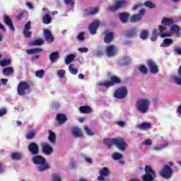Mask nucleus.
Returning a JSON list of instances; mask_svg holds the SVG:
<instances>
[{"mask_svg": "<svg viewBox=\"0 0 181 181\" xmlns=\"http://www.w3.org/2000/svg\"><path fill=\"white\" fill-rule=\"evenodd\" d=\"M32 161L34 165H39L37 168L38 172H45V170H47L50 168L46 162V158L42 156L35 155L33 157Z\"/></svg>", "mask_w": 181, "mask_h": 181, "instance_id": "nucleus-1", "label": "nucleus"}, {"mask_svg": "<svg viewBox=\"0 0 181 181\" xmlns=\"http://www.w3.org/2000/svg\"><path fill=\"white\" fill-rule=\"evenodd\" d=\"M150 102L146 99H139L136 103V108L139 112L146 114L149 110Z\"/></svg>", "mask_w": 181, "mask_h": 181, "instance_id": "nucleus-2", "label": "nucleus"}, {"mask_svg": "<svg viewBox=\"0 0 181 181\" xmlns=\"http://www.w3.org/2000/svg\"><path fill=\"white\" fill-rule=\"evenodd\" d=\"M33 82L21 81L17 87V93L18 95H26V91L30 90L31 87H33Z\"/></svg>", "mask_w": 181, "mask_h": 181, "instance_id": "nucleus-3", "label": "nucleus"}, {"mask_svg": "<svg viewBox=\"0 0 181 181\" xmlns=\"http://www.w3.org/2000/svg\"><path fill=\"white\" fill-rule=\"evenodd\" d=\"M115 84H121V78L115 75L110 76V81H105L104 83L99 82L98 86L106 87V88H110V87H114Z\"/></svg>", "mask_w": 181, "mask_h": 181, "instance_id": "nucleus-4", "label": "nucleus"}, {"mask_svg": "<svg viewBox=\"0 0 181 181\" xmlns=\"http://www.w3.org/2000/svg\"><path fill=\"white\" fill-rule=\"evenodd\" d=\"M145 173L146 174L142 177L143 181H153V179L156 177V173L149 165H146Z\"/></svg>", "mask_w": 181, "mask_h": 181, "instance_id": "nucleus-5", "label": "nucleus"}, {"mask_svg": "<svg viewBox=\"0 0 181 181\" xmlns=\"http://www.w3.org/2000/svg\"><path fill=\"white\" fill-rule=\"evenodd\" d=\"M127 95H128V90L124 86L117 88L114 93L115 98H117V100L126 98Z\"/></svg>", "mask_w": 181, "mask_h": 181, "instance_id": "nucleus-6", "label": "nucleus"}, {"mask_svg": "<svg viewBox=\"0 0 181 181\" xmlns=\"http://www.w3.org/2000/svg\"><path fill=\"white\" fill-rule=\"evenodd\" d=\"M124 5H125V1L124 0H118L116 1L115 5H110L107 8V11L108 12H117V11H119V9H122L124 8Z\"/></svg>", "mask_w": 181, "mask_h": 181, "instance_id": "nucleus-7", "label": "nucleus"}, {"mask_svg": "<svg viewBox=\"0 0 181 181\" xmlns=\"http://www.w3.org/2000/svg\"><path fill=\"white\" fill-rule=\"evenodd\" d=\"M115 146L119 151H125L128 147V144L125 142V139L122 137L115 138Z\"/></svg>", "mask_w": 181, "mask_h": 181, "instance_id": "nucleus-8", "label": "nucleus"}, {"mask_svg": "<svg viewBox=\"0 0 181 181\" xmlns=\"http://www.w3.org/2000/svg\"><path fill=\"white\" fill-rule=\"evenodd\" d=\"M160 175L164 179H170L173 175V171L172 170L170 166L165 165L160 171Z\"/></svg>", "mask_w": 181, "mask_h": 181, "instance_id": "nucleus-9", "label": "nucleus"}, {"mask_svg": "<svg viewBox=\"0 0 181 181\" xmlns=\"http://www.w3.org/2000/svg\"><path fill=\"white\" fill-rule=\"evenodd\" d=\"M146 11L145 8H142L139 11L138 14H134L130 17V22L132 23H135L136 22H139V21L142 20V17L145 16Z\"/></svg>", "mask_w": 181, "mask_h": 181, "instance_id": "nucleus-10", "label": "nucleus"}, {"mask_svg": "<svg viewBox=\"0 0 181 181\" xmlns=\"http://www.w3.org/2000/svg\"><path fill=\"white\" fill-rule=\"evenodd\" d=\"M146 64L152 74H158L159 73V68L155 62L148 59Z\"/></svg>", "mask_w": 181, "mask_h": 181, "instance_id": "nucleus-11", "label": "nucleus"}, {"mask_svg": "<svg viewBox=\"0 0 181 181\" xmlns=\"http://www.w3.org/2000/svg\"><path fill=\"white\" fill-rule=\"evenodd\" d=\"M100 176L98 177V180L99 181H110L108 179H105L107 176H110V170L108 168L104 167L100 170Z\"/></svg>", "mask_w": 181, "mask_h": 181, "instance_id": "nucleus-12", "label": "nucleus"}, {"mask_svg": "<svg viewBox=\"0 0 181 181\" xmlns=\"http://www.w3.org/2000/svg\"><path fill=\"white\" fill-rule=\"evenodd\" d=\"M28 152L31 155H39V145L35 142L30 143L28 146Z\"/></svg>", "mask_w": 181, "mask_h": 181, "instance_id": "nucleus-13", "label": "nucleus"}, {"mask_svg": "<svg viewBox=\"0 0 181 181\" xmlns=\"http://www.w3.org/2000/svg\"><path fill=\"white\" fill-rule=\"evenodd\" d=\"M100 26V21H96L89 25L88 31L90 35H95L97 33V29Z\"/></svg>", "mask_w": 181, "mask_h": 181, "instance_id": "nucleus-14", "label": "nucleus"}, {"mask_svg": "<svg viewBox=\"0 0 181 181\" xmlns=\"http://www.w3.org/2000/svg\"><path fill=\"white\" fill-rule=\"evenodd\" d=\"M118 49L114 45H109L106 47V54L108 57H112L117 54Z\"/></svg>", "mask_w": 181, "mask_h": 181, "instance_id": "nucleus-15", "label": "nucleus"}, {"mask_svg": "<svg viewBox=\"0 0 181 181\" xmlns=\"http://www.w3.org/2000/svg\"><path fill=\"white\" fill-rule=\"evenodd\" d=\"M30 25L32 23L28 21L25 25L24 29L23 30V33L24 35V37H32V32L29 31L31 29Z\"/></svg>", "mask_w": 181, "mask_h": 181, "instance_id": "nucleus-16", "label": "nucleus"}, {"mask_svg": "<svg viewBox=\"0 0 181 181\" xmlns=\"http://www.w3.org/2000/svg\"><path fill=\"white\" fill-rule=\"evenodd\" d=\"M166 29H168V28H166L165 25H159L158 26V32L160 33V37H170V36H172V34L165 33Z\"/></svg>", "mask_w": 181, "mask_h": 181, "instance_id": "nucleus-17", "label": "nucleus"}, {"mask_svg": "<svg viewBox=\"0 0 181 181\" xmlns=\"http://www.w3.org/2000/svg\"><path fill=\"white\" fill-rule=\"evenodd\" d=\"M118 16H119V19H120L122 23H127L128 19H129V16H131V14L128 12H122V13H119L118 14Z\"/></svg>", "mask_w": 181, "mask_h": 181, "instance_id": "nucleus-18", "label": "nucleus"}, {"mask_svg": "<svg viewBox=\"0 0 181 181\" xmlns=\"http://www.w3.org/2000/svg\"><path fill=\"white\" fill-rule=\"evenodd\" d=\"M4 23H5V25L8 26V28H9V29H11V30L14 32L15 27L13 26V23L12 22V19H11V18H9V16H4Z\"/></svg>", "mask_w": 181, "mask_h": 181, "instance_id": "nucleus-19", "label": "nucleus"}, {"mask_svg": "<svg viewBox=\"0 0 181 181\" xmlns=\"http://www.w3.org/2000/svg\"><path fill=\"white\" fill-rule=\"evenodd\" d=\"M42 149L45 155L49 156L52 155V153H53V147L49 144H42Z\"/></svg>", "mask_w": 181, "mask_h": 181, "instance_id": "nucleus-20", "label": "nucleus"}, {"mask_svg": "<svg viewBox=\"0 0 181 181\" xmlns=\"http://www.w3.org/2000/svg\"><path fill=\"white\" fill-rule=\"evenodd\" d=\"M56 119H57L58 124L59 125H62L67 121V117H66V115H64L63 113H58L57 115Z\"/></svg>", "mask_w": 181, "mask_h": 181, "instance_id": "nucleus-21", "label": "nucleus"}, {"mask_svg": "<svg viewBox=\"0 0 181 181\" xmlns=\"http://www.w3.org/2000/svg\"><path fill=\"white\" fill-rule=\"evenodd\" d=\"M105 37H104V42L105 43H107V45H110V42L114 40V33H107V31L105 32Z\"/></svg>", "mask_w": 181, "mask_h": 181, "instance_id": "nucleus-22", "label": "nucleus"}, {"mask_svg": "<svg viewBox=\"0 0 181 181\" xmlns=\"http://www.w3.org/2000/svg\"><path fill=\"white\" fill-rule=\"evenodd\" d=\"M44 36L45 38V40H47V42H49L50 43L53 42V41L54 40V38L53 37V35H52V32L49 31V30H45L44 31Z\"/></svg>", "mask_w": 181, "mask_h": 181, "instance_id": "nucleus-23", "label": "nucleus"}, {"mask_svg": "<svg viewBox=\"0 0 181 181\" xmlns=\"http://www.w3.org/2000/svg\"><path fill=\"white\" fill-rule=\"evenodd\" d=\"M79 111L81 114H91L93 109L88 105H83L79 107Z\"/></svg>", "mask_w": 181, "mask_h": 181, "instance_id": "nucleus-24", "label": "nucleus"}, {"mask_svg": "<svg viewBox=\"0 0 181 181\" xmlns=\"http://www.w3.org/2000/svg\"><path fill=\"white\" fill-rule=\"evenodd\" d=\"M171 33H175L177 37H180V26L173 25L170 29Z\"/></svg>", "mask_w": 181, "mask_h": 181, "instance_id": "nucleus-25", "label": "nucleus"}, {"mask_svg": "<svg viewBox=\"0 0 181 181\" xmlns=\"http://www.w3.org/2000/svg\"><path fill=\"white\" fill-rule=\"evenodd\" d=\"M115 138L114 139H105L103 140V144L107 146L108 149L112 148V145H115Z\"/></svg>", "mask_w": 181, "mask_h": 181, "instance_id": "nucleus-26", "label": "nucleus"}, {"mask_svg": "<svg viewBox=\"0 0 181 181\" xmlns=\"http://www.w3.org/2000/svg\"><path fill=\"white\" fill-rule=\"evenodd\" d=\"M136 35V28H132L126 31L125 36L126 37H129L131 39L132 37H134Z\"/></svg>", "mask_w": 181, "mask_h": 181, "instance_id": "nucleus-27", "label": "nucleus"}, {"mask_svg": "<svg viewBox=\"0 0 181 181\" xmlns=\"http://www.w3.org/2000/svg\"><path fill=\"white\" fill-rule=\"evenodd\" d=\"M72 135L75 138H81L83 136V132H81V129H80L78 127H74L72 129Z\"/></svg>", "mask_w": 181, "mask_h": 181, "instance_id": "nucleus-28", "label": "nucleus"}, {"mask_svg": "<svg viewBox=\"0 0 181 181\" xmlns=\"http://www.w3.org/2000/svg\"><path fill=\"white\" fill-rule=\"evenodd\" d=\"M174 22L173 19L164 17L161 21V24L164 26H170V25H173Z\"/></svg>", "mask_w": 181, "mask_h": 181, "instance_id": "nucleus-29", "label": "nucleus"}, {"mask_svg": "<svg viewBox=\"0 0 181 181\" xmlns=\"http://www.w3.org/2000/svg\"><path fill=\"white\" fill-rule=\"evenodd\" d=\"M59 52H52L49 54V60L51 62V63H56V62H57V60H59Z\"/></svg>", "mask_w": 181, "mask_h": 181, "instance_id": "nucleus-30", "label": "nucleus"}, {"mask_svg": "<svg viewBox=\"0 0 181 181\" xmlns=\"http://www.w3.org/2000/svg\"><path fill=\"white\" fill-rule=\"evenodd\" d=\"M137 128H139V129L147 131V129H151V123L143 122L140 124H138Z\"/></svg>", "mask_w": 181, "mask_h": 181, "instance_id": "nucleus-31", "label": "nucleus"}, {"mask_svg": "<svg viewBox=\"0 0 181 181\" xmlns=\"http://www.w3.org/2000/svg\"><path fill=\"white\" fill-rule=\"evenodd\" d=\"M14 70L12 67H6L3 69V74L4 76H12L13 74Z\"/></svg>", "mask_w": 181, "mask_h": 181, "instance_id": "nucleus-32", "label": "nucleus"}, {"mask_svg": "<svg viewBox=\"0 0 181 181\" xmlns=\"http://www.w3.org/2000/svg\"><path fill=\"white\" fill-rule=\"evenodd\" d=\"M52 23V17L49 14H45L42 17V23H45V25H49Z\"/></svg>", "mask_w": 181, "mask_h": 181, "instance_id": "nucleus-33", "label": "nucleus"}, {"mask_svg": "<svg viewBox=\"0 0 181 181\" xmlns=\"http://www.w3.org/2000/svg\"><path fill=\"white\" fill-rule=\"evenodd\" d=\"M173 43V40L170 38H165L163 40V43L160 45V47H166Z\"/></svg>", "mask_w": 181, "mask_h": 181, "instance_id": "nucleus-34", "label": "nucleus"}, {"mask_svg": "<svg viewBox=\"0 0 181 181\" xmlns=\"http://www.w3.org/2000/svg\"><path fill=\"white\" fill-rule=\"evenodd\" d=\"M11 63H12V62L10 59H4L0 61V66L1 67H6V66H11Z\"/></svg>", "mask_w": 181, "mask_h": 181, "instance_id": "nucleus-35", "label": "nucleus"}, {"mask_svg": "<svg viewBox=\"0 0 181 181\" xmlns=\"http://www.w3.org/2000/svg\"><path fill=\"white\" fill-rule=\"evenodd\" d=\"M11 158L13 160H21L22 154L19 152H14L11 153Z\"/></svg>", "mask_w": 181, "mask_h": 181, "instance_id": "nucleus-36", "label": "nucleus"}, {"mask_svg": "<svg viewBox=\"0 0 181 181\" xmlns=\"http://www.w3.org/2000/svg\"><path fill=\"white\" fill-rule=\"evenodd\" d=\"M149 35V33L146 30H142L139 34V37L142 39V40H146L148 39V36Z\"/></svg>", "mask_w": 181, "mask_h": 181, "instance_id": "nucleus-37", "label": "nucleus"}, {"mask_svg": "<svg viewBox=\"0 0 181 181\" xmlns=\"http://www.w3.org/2000/svg\"><path fill=\"white\" fill-rule=\"evenodd\" d=\"M139 71L144 76H146V74H148V68L146 66H145V65H142V64L139 66Z\"/></svg>", "mask_w": 181, "mask_h": 181, "instance_id": "nucleus-38", "label": "nucleus"}, {"mask_svg": "<svg viewBox=\"0 0 181 181\" xmlns=\"http://www.w3.org/2000/svg\"><path fill=\"white\" fill-rule=\"evenodd\" d=\"M75 59H76V56L73 54L67 55L65 59L66 64H70V63H71V62H73Z\"/></svg>", "mask_w": 181, "mask_h": 181, "instance_id": "nucleus-39", "label": "nucleus"}, {"mask_svg": "<svg viewBox=\"0 0 181 181\" xmlns=\"http://www.w3.org/2000/svg\"><path fill=\"white\" fill-rule=\"evenodd\" d=\"M48 139L49 141H51L52 144H56V134L52 131L49 130V136L48 137Z\"/></svg>", "mask_w": 181, "mask_h": 181, "instance_id": "nucleus-40", "label": "nucleus"}, {"mask_svg": "<svg viewBox=\"0 0 181 181\" xmlns=\"http://www.w3.org/2000/svg\"><path fill=\"white\" fill-rule=\"evenodd\" d=\"M112 159H114V160H119V159H122L123 156H122V154H121L118 152H115V153H112Z\"/></svg>", "mask_w": 181, "mask_h": 181, "instance_id": "nucleus-41", "label": "nucleus"}, {"mask_svg": "<svg viewBox=\"0 0 181 181\" xmlns=\"http://www.w3.org/2000/svg\"><path fill=\"white\" fill-rule=\"evenodd\" d=\"M69 70L71 74L76 75L78 73V69L74 68V64H71L69 66Z\"/></svg>", "mask_w": 181, "mask_h": 181, "instance_id": "nucleus-42", "label": "nucleus"}, {"mask_svg": "<svg viewBox=\"0 0 181 181\" xmlns=\"http://www.w3.org/2000/svg\"><path fill=\"white\" fill-rule=\"evenodd\" d=\"M42 49L40 48H34V49H27V53L28 54H35V53H39L40 52H42Z\"/></svg>", "mask_w": 181, "mask_h": 181, "instance_id": "nucleus-43", "label": "nucleus"}, {"mask_svg": "<svg viewBox=\"0 0 181 181\" xmlns=\"http://www.w3.org/2000/svg\"><path fill=\"white\" fill-rule=\"evenodd\" d=\"M144 6L149 8V9H153L156 6L152 1H147L144 3Z\"/></svg>", "mask_w": 181, "mask_h": 181, "instance_id": "nucleus-44", "label": "nucleus"}, {"mask_svg": "<svg viewBox=\"0 0 181 181\" xmlns=\"http://www.w3.org/2000/svg\"><path fill=\"white\" fill-rule=\"evenodd\" d=\"M45 41L42 38H38L33 42V46H42Z\"/></svg>", "mask_w": 181, "mask_h": 181, "instance_id": "nucleus-45", "label": "nucleus"}, {"mask_svg": "<svg viewBox=\"0 0 181 181\" xmlns=\"http://www.w3.org/2000/svg\"><path fill=\"white\" fill-rule=\"evenodd\" d=\"M35 76L39 78H43V77H45V70L40 69L35 71Z\"/></svg>", "mask_w": 181, "mask_h": 181, "instance_id": "nucleus-46", "label": "nucleus"}, {"mask_svg": "<svg viewBox=\"0 0 181 181\" xmlns=\"http://www.w3.org/2000/svg\"><path fill=\"white\" fill-rule=\"evenodd\" d=\"M35 135H36V132L35 131H31L26 134L27 139H33L35 138Z\"/></svg>", "mask_w": 181, "mask_h": 181, "instance_id": "nucleus-47", "label": "nucleus"}, {"mask_svg": "<svg viewBox=\"0 0 181 181\" xmlns=\"http://www.w3.org/2000/svg\"><path fill=\"white\" fill-rule=\"evenodd\" d=\"M84 131L87 134V135H89V136H93V135H94V133L92 132L91 129L87 126L84 127Z\"/></svg>", "mask_w": 181, "mask_h": 181, "instance_id": "nucleus-48", "label": "nucleus"}, {"mask_svg": "<svg viewBox=\"0 0 181 181\" xmlns=\"http://www.w3.org/2000/svg\"><path fill=\"white\" fill-rule=\"evenodd\" d=\"M66 74L65 70H58L57 71V76L58 77H60V78H63Z\"/></svg>", "mask_w": 181, "mask_h": 181, "instance_id": "nucleus-49", "label": "nucleus"}, {"mask_svg": "<svg viewBox=\"0 0 181 181\" xmlns=\"http://www.w3.org/2000/svg\"><path fill=\"white\" fill-rule=\"evenodd\" d=\"M52 181H62V177L57 174L52 175Z\"/></svg>", "mask_w": 181, "mask_h": 181, "instance_id": "nucleus-50", "label": "nucleus"}, {"mask_svg": "<svg viewBox=\"0 0 181 181\" xmlns=\"http://www.w3.org/2000/svg\"><path fill=\"white\" fill-rule=\"evenodd\" d=\"M164 148H168V144H162L160 146H156L153 148L154 151H162Z\"/></svg>", "mask_w": 181, "mask_h": 181, "instance_id": "nucleus-51", "label": "nucleus"}, {"mask_svg": "<svg viewBox=\"0 0 181 181\" xmlns=\"http://www.w3.org/2000/svg\"><path fill=\"white\" fill-rule=\"evenodd\" d=\"M24 16H25V12L24 11L20 12L17 16L18 21H21V19H23Z\"/></svg>", "mask_w": 181, "mask_h": 181, "instance_id": "nucleus-52", "label": "nucleus"}, {"mask_svg": "<svg viewBox=\"0 0 181 181\" xmlns=\"http://www.w3.org/2000/svg\"><path fill=\"white\" fill-rule=\"evenodd\" d=\"M77 39H78V40H81V41L84 40V39H85L84 33H83V32L80 33L77 36Z\"/></svg>", "mask_w": 181, "mask_h": 181, "instance_id": "nucleus-53", "label": "nucleus"}, {"mask_svg": "<svg viewBox=\"0 0 181 181\" xmlns=\"http://www.w3.org/2000/svg\"><path fill=\"white\" fill-rule=\"evenodd\" d=\"M78 51L81 53H87L88 52V48L87 47H79Z\"/></svg>", "mask_w": 181, "mask_h": 181, "instance_id": "nucleus-54", "label": "nucleus"}, {"mask_svg": "<svg viewBox=\"0 0 181 181\" xmlns=\"http://www.w3.org/2000/svg\"><path fill=\"white\" fill-rule=\"evenodd\" d=\"M173 80L176 84H178L179 86L181 85V78L177 76H174Z\"/></svg>", "mask_w": 181, "mask_h": 181, "instance_id": "nucleus-55", "label": "nucleus"}, {"mask_svg": "<svg viewBox=\"0 0 181 181\" xmlns=\"http://www.w3.org/2000/svg\"><path fill=\"white\" fill-rule=\"evenodd\" d=\"M64 2L66 5H71V6H74L75 4L74 0H64Z\"/></svg>", "mask_w": 181, "mask_h": 181, "instance_id": "nucleus-56", "label": "nucleus"}, {"mask_svg": "<svg viewBox=\"0 0 181 181\" xmlns=\"http://www.w3.org/2000/svg\"><path fill=\"white\" fill-rule=\"evenodd\" d=\"M117 125L120 127V128H124L125 127V122L124 121H119L116 122Z\"/></svg>", "mask_w": 181, "mask_h": 181, "instance_id": "nucleus-57", "label": "nucleus"}, {"mask_svg": "<svg viewBox=\"0 0 181 181\" xmlns=\"http://www.w3.org/2000/svg\"><path fill=\"white\" fill-rule=\"evenodd\" d=\"M6 114V108H1L0 110V117H4Z\"/></svg>", "mask_w": 181, "mask_h": 181, "instance_id": "nucleus-58", "label": "nucleus"}, {"mask_svg": "<svg viewBox=\"0 0 181 181\" xmlns=\"http://www.w3.org/2000/svg\"><path fill=\"white\" fill-rule=\"evenodd\" d=\"M91 15V11L86 9L83 12V16H90Z\"/></svg>", "mask_w": 181, "mask_h": 181, "instance_id": "nucleus-59", "label": "nucleus"}, {"mask_svg": "<svg viewBox=\"0 0 181 181\" xmlns=\"http://www.w3.org/2000/svg\"><path fill=\"white\" fill-rule=\"evenodd\" d=\"M174 51L177 53V54L181 55V48L178 47H174Z\"/></svg>", "mask_w": 181, "mask_h": 181, "instance_id": "nucleus-60", "label": "nucleus"}, {"mask_svg": "<svg viewBox=\"0 0 181 181\" xmlns=\"http://www.w3.org/2000/svg\"><path fill=\"white\" fill-rule=\"evenodd\" d=\"M144 145H146L147 146L152 145V140L146 139L144 142Z\"/></svg>", "mask_w": 181, "mask_h": 181, "instance_id": "nucleus-61", "label": "nucleus"}, {"mask_svg": "<svg viewBox=\"0 0 181 181\" xmlns=\"http://www.w3.org/2000/svg\"><path fill=\"white\" fill-rule=\"evenodd\" d=\"M90 15H95V13H98V8H95L90 11Z\"/></svg>", "mask_w": 181, "mask_h": 181, "instance_id": "nucleus-62", "label": "nucleus"}, {"mask_svg": "<svg viewBox=\"0 0 181 181\" xmlns=\"http://www.w3.org/2000/svg\"><path fill=\"white\" fill-rule=\"evenodd\" d=\"M153 36H160V33H158V30L155 29L152 32Z\"/></svg>", "mask_w": 181, "mask_h": 181, "instance_id": "nucleus-63", "label": "nucleus"}, {"mask_svg": "<svg viewBox=\"0 0 181 181\" xmlns=\"http://www.w3.org/2000/svg\"><path fill=\"white\" fill-rule=\"evenodd\" d=\"M1 84H3L4 86H6V83H8V79H6V78H1Z\"/></svg>", "mask_w": 181, "mask_h": 181, "instance_id": "nucleus-64", "label": "nucleus"}]
</instances>
